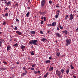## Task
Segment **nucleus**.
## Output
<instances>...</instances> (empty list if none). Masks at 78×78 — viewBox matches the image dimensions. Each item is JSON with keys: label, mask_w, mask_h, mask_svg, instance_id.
I'll list each match as a JSON object with an SVG mask.
<instances>
[{"label": "nucleus", "mask_w": 78, "mask_h": 78, "mask_svg": "<svg viewBox=\"0 0 78 78\" xmlns=\"http://www.w3.org/2000/svg\"><path fill=\"white\" fill-rule=\"evenodd\" d=\"M37 42H38L37 40H32L29 41V45H30V44L32 45V44H33L34 45H37Z\"/></svg>", "instance_id": "1"}, {"label": "nucleus", "mask_w": 78, "mask_h": 78, "mask_svg": "<svg viewBox=\"0 0 78 78\" xmlns=\"http://www.w3.org/2000/svg\"><path fill=\"white\" fill-rule=\"evenodd\" d=\"M66 45L67 46H68V45H69L71 43V40L70 39H67L66 41Z\"/></svg>", "instance_id": "2"}, {"label": "nucleus", "mask_w": 78, "mask_h": 78, "mask_svg": "<svg viewBox=\"0 0 78 78\" xmlns=\"http://www.w3.org/2000/svg\"><path fill=\"white\" fill-rule=\"evenodd\" d=\"M45 0H42L41 3V7L43 8L44 7V5H45Z\"/></svg>", "instance_id": "3"}, {"label": "nucleus", "mask_w": 78, "mask_h": 78, "mask_svg": "<svg viewBox=\"0 0 78 78\" xmlns=\"http://www.w3.org/2000/svg\"><path fill=\"white\" fill-rule=\"evenodd\" d=\"M56 74L59 76L61 75V73L59 71L57 70L56 71Z\"/></svg>", "instance_id": "4"}, {"label": "nucleus", "mask_w": 78, "mask_h": 78, "mask_svg": "<svg viewBox=\"0 0 78 78\" xmlns=\"http://www.w3.org/2000/svg\"><path fill=\"white\" fill-rule=\"evenodd\" d=\"M11 47L10 45H8L7 47V51H11Z\"/></svg>", "instance_id": "5"}, {"label": "nucleus", "mask_w": 78, "mask_h": 78, "mask_svg": "<svg viewBox=\"0 0 78 78\" xmlns=\"http://www.w3.org/2000/svg\"><path fill=\"white\" fill-rule=\"evenodd\" d=\"M21 48L22 51H24V50H25L24 49L26 48L25 46L22 45Z\"/></svg>", "instance_id": "6"}, {"label": "nucleus", "mask_w": 78, "mask_h": 78, "mask_svg": "<svg viewBox=\"0 0 78 78\" xmlns=\"http://www.w3.org/2000/svg\"><path fill=\"white\" fill-rule=\"evenodd\" d=\"M55 35H56V36H57V37H61V34H59L58 33L55 32Z\"/></svg>", "instance_id": "7"}, {"label": "nucleus", "mask_w": 78, "mask_h": 78, "mask_svg": "<svg viewBox=\"0 0 78 78\" xmlns=\"http://www.w3.org/2000/svg\"><path fill=\"white\" fill-rule=\"evenodd\" d=\"M16 33L18 34L19 35H21L22 34V33L19 31H16Z\"/></svg>", "instance_id": "8"}, {"label": "nucleus", "mask_w": 78, "mask_h": 78, "mask_svg": "<svg viewBox=\"0 0 78 78\" xmlns=\"http://www.w3.org/2000/svg\"><path fill=\"white\" fill-rule=\"evenodd\" d=\"M52 70H53V67H51L49 69V72H51Z\"/></svg>", "instance_id": "9"}, {"label": "nucleus", "mask_w": 78, "mask_h": 78, "mask_svg": "<svg viewBox=\"0 0 78 78\" xmlns=\"http://www.w3.org/2000/svg\"><path fill=\"white\" fill-rule=\"evenodd\" d=\"M59 12H61V11L59 10H57L56 12V14L59 15Z\"/></svg>", "instance_id": "10"}, {"label": "nucleus", "mask_w": 78, "mask_h": 78, "mask_svg": "<svg viewBox=\"0 0 78 78\" xmlns=\"http://www.w3.org/2000/svg\"><path fill=\"white\" fill-rule=\"evenodd\" d=\"M56 25V22H54L52 23V27H54V26H55Z\"/></svg>", "instance_id": "11"}, {"label": "nucleus", "mask_w": 78, "mask_h": 78, "mask_svg": "<svg viewBox=\"0 0 78 78\" xmlns=\"http://www.w3.org/2000/svg\"><path fill=\"white\" fill-rule=\"evenodd\" d=\"M62 32L63 33H65V34H67L68 33V32H67V30H66L65 31H62Z\"/></svg>", "instance_id": "12"}, {"label": "nucleus", "mask_w": 78, "mask_h": 78, "mask_svg": "<svg viewBox=\"0 0 78 78\" xmlns=\"http://www.w3.org/2000/svg\"><path fill=\"white\" fill-rule=\"evenodd\" d=\"M36 33V31H32L30 32V34H35Z\"/></svg>", "instance_id": "13"}, {"label": "nucleus", "mask_w": 78, "mask_h": 78, "mask_svg": "<svg viewBox=\"0 0 78 78\" xmlns=\"http://www.w3.org/2000/svg\"><path fill=\"white\" fill-rule=\"evenodd\" d=\"M50 62L51 61L50 60H48L45 61V63H46V64H47V63H50Z\"/></svg>", "instance_id": "14"}, {"label": "nucleus", "mask_w": 78, "mask_h": 78, "mask_svg": "<svg viewBox=\"0 0 78 78\" xmlns=\"http://www.w3.org/2000/svg\"><path fill=\"white\" fill-rule=\"evenodd\" d=\"M46 40V39L45 38H42L41 39V42H44Z\"/></svg>", "instance_id": "15"}, {"label": "nucleus", "mask_w": 78, "mask_h": 78, "mask_svg": "<svg viewBox=\"0 0 78 78\" xmlns=\"http://www.w3.org/2000/svg\"><path fill=\"white\" fill-rule=\"evenodd\" d=\"M27 72H26L25 73H22L23 76H25V75H27Z\"/></svg>", "instance_id": "16"}, {"label": "nucleus", "mask_w": 78, "mask_h": 78, "mask_svg": "<svg viewBox=\"0 0 78 78\" xmlns=\"http://www.w3.org/2000/svg\"><path fill=\"white\" fill-rule=\"evenodd\" d=\"M29 15H30V12H27L26 14L27 17H28Z\"/></svg>", "instance_id": "17"}, {"label": "nucleus", "mask_w": 78, "mask_h": 78, "mask_svg": "<svg viewBox=\"0 0 78 78\" xmlns=\"http://www.w3.org/2000/svg\"><path fill=\"white\" fill-rule=\"evenodd\" d=\"M56 55L57 56H59L60 55V53L59 52H58L56 53Z\"/></svg>", "instance_id": "18"}, {"label": "nucleus", "mask_w": 78, "mask_h": 78, "mask_svg": "<svg viewBox=\"0 0 78 78\" xmlns=\"http://www.w3.org/2000/svg\"><path fill=\"white\" fill-rule=\"evenodd\" d=\"M70 67H71V69H74V67H73V66H72V65H70Z\"/></svg>", "instance_id": "19"}, {"label": "nucleus", "mask_w": 78, "mask_h": 78, "mask_svg": "<svg viewBox=\"0 0 78 78\" xmlns=\"http://www.w3.org/2000/svg\"><path fill=\"white\" fill-rule=\"evenodd\" d=\"M59 15H58V14H56L55 16V17L56 19H58V18L59 17Z\"/></svg>", "instance_id": "20"}, {"label": "nucleus", "mask_w": 78, "mask_h": 78, "mask_svg": "<svg viewBox=\"0 0 78 78\" xmlns=\"http://www.w3.org/2000/svg\"><path fill=\"white\" fill-rule=\"evenodd\" d=\"M14 6H15V7H18V6H19V4H16L15 5H14Z\"/></svg>", "instance_id": "21"}, {"label": "nucleus", "mask_w": 78, "mask_h": 78, "mask_svg": "<svg viewBox=\"0 0 78 78\" xmlns=\"http://www.w3.org/2000/svg\"><path fill=\"white\" fill-rule=\"evenodd\" d=\"M61 72L62 73H63V74L64 73V69H62L61 70Z\"/></svg>", "instance_id": "22"}, {"label": "nucleus", "mask_w": 78, "mask_h": 78, "mask_svg": "<svg viewBox=\"0 0 78 78\" xmlns=\"http://www.w3.org/2000/svg\"><path fill=\"white\" fill-rule=\"evenodd\" d=\"M69 69H68L66 70L67 74H68L69 73Z\"/></svg>", "instance_id": "23"}, {"label": "nucleus", "mask_w": 78, "mask_h": 78, "mask_svg": "<svg viewBox=\"0 0 78 78\" xmlns=\"http://www.w3.org/2000/svg\"><path fill=\"white\" fill-rule=\"evenodd\" d=\"M10 3H11V2L9 1L8 2L7 4V6H8L9 5V4H10Z\"/></svg>", "instance_id": "24"}, {"label": "nucleus", "mask_w": 78, "mask_h": 78, "mask_svg": "<svg viewBox=\"0 0 78 78\" xmlns=\"http://www.w3.org/2000/svg\"><path fill=\"white\" fill-rule=\"evenodd\" d=\"M40 33L41 34H44V33H43V31H42L41 30L40 31Z\"/></svg>", "instance_id": "25"}, {"label": "nucleus", "mask_w": 78, "mask_h": 78, "mask_svg": "<svg viewBox=\"0 0 78 78\" xmlns=\"http://www.w3.org/2000/svg\"><path fill=\"white\" fill-rule=\"evenodd\" d=\"M73 19V17H70L69 18V20H72V19Z\"/></svg>", "instance_id": "26"}, {"label": "nucleus", "mask_w": 78, "mask_h": 78, "mask_svg": "<svg viewBox=\"0 0 78 78\" xmlns=\"http://www.w3.org/2000/svg\"><path fill=\"white\" fill-rule=\"evenodd\" d=\"M23 70H24L25 72H27V71H26V69L24 67L23 68Z\"/></svg>", "instance_id": "27"}, {"label": "nucleus", "mask_w": 78, "mask_h": 78, "mask_svg": "<svg viewBox=\"0 0 78 78\" xmlns=\"http://www.w3.org/2000/svg\"><path fill=\"white\" fill-rule=\"evenodd\" d=\"M48 27H51V24H48Z\"/></svg>", "instance_id": "28"}, {"label": "nucleus", "mask_w": 78, "mask_h": 78, "mask_svg": "<svg viewBox=\"0 0 78 78\" xmlns=\"http://www.w3.org/2000/svg\"><path fill=\"white\" fill-rule=\"evenodd\" d=\"M49 3L50 4H51V3H52V1H49Z\"/></svg>", "instance_id": "29"}, {"label": "nucleus", "mask_w": 78, "mask_h": 78, "mask_svg": "<svg viewBox=\"0 0 78 78\" xmlns=\"http://www.w3.org/2000/svg\"><path fill=\"white\" fill-rule=\"evenodd\" d=\"M69 17H73V16L72 14H71L69 15Z\"/></svg>", "instance_id": "30"}, {"label": "nucleus", "mask_w": 78, "mask_h": 78, "mask_svg": "<svg viewBox=\"0 0 78 78\" xmlns=\"http://www.w3.org/2000/svg\"><path fill=\"white\" fill-rule=\"evenodd\" d=\"M32 70H34V68H30Z\"/></svg>", "instance_id": "31"}, {"label": "nucleus", "mask_w": 78, "mask_h": 78, "mask_svg": "<svg viewBox=\"0 0 78 78\" xmlns=\"http://www.w3.org/2000/svg\"><path fill=\"white\" fill-rule=\"evenodd\" d=\"M2 25H6V23L5 22H4L3 23Z\"/></svg>", "instance_id": "32"}, {"label": "nucleus", "mask_w": 78, "mask_h": 78, "mask_svg": "<svg viewBox=\"0 0 78 78\" xmlns=\"http://www.w3.org/2000/svg\"><path fill=\"white\" fill-rule=\"evenodd\" d=\"M59 28L60 30H62V29H63V27H62L60 26Z\"/></svg>", "instance_id": "33"}, {"label": "nucleus", "mask_w": 78, "mask_h": 78, "mask_svg": "<svg viewBox=\"0 0 78 78\" xmlns=\"http://www.w3.org/2000/svg\"><path fill=\"white\" fill-rule=\"evenodd\" d=\"M3 63H4V64H7V63H6V62H5V61H3Z\"/></svg>", "instance_id": "34"}, {"label": "nucleus", "mask_w": 78, "mask_h": 78, "mask_svg": "<svg viewBox=\"0 0 78 78\" xmlns=\"http://www.w3.org/2000/svg\"><path fill=\"white\" fill-rule=\"evenodd\" d=\"M8 16V13L5 14V16Z\"/></svg>", "instance_id": "35"}, {"label": "nucleus", "mask_w": 78, "mask_h": 78, "mask_svg": "<svg viewBox=\"0 0 78 78\" xmlns=\"http://www.w3.org/2000/svg\"><path fill=\"white\" fill-rule=\"evenodd\" d=\"M34 73L35 74H36V73H37V72L36 71H34Z\"/></svg>", "instance_id": "36"}, {"label": "nucleus", "mask_w": 78, "mask_h": 78, "mask_svg": "<svg viewBox=\"0 0 78 78\" xmlns=\"http://www.w3.org/2000/svg\"><path fill=\"white\" fill-rule=\"evenodd\" d=\"M44 21H46V17H44Z\"/></svg>", "instance_id": "37"}, {"label": "nucleus", "mask_w": 78, "mask_h": 78, "mask_svg": "<svg viewBox=\"0 0 78 78\" xmlns=\"http://www.w3.org/2000/svg\"><path fill=\"white\" fill-rule=\"evenodd\" d=\"M2 42H0V47L2 46Z\"/></svg>", "instance_id": "38"}, {"label": "nucleus", "mask_w": 78, "mask_h": 78, "mask_svg": "<svg viewBox=\"0 0 78 78\" xmlns=\"http://www.w3.org/2000/svg\"><path fill=\"white\" fill-rule=\"evenodd\" d=\"M16 21H17V22H19V19H17V18L16 19Z\"/></svg>", "instance_id": "39"}, {"label": "nucleus", "mask_w": 78, "mask_h": 78, "mask_svg": "<svg viewBox=\"0 0 78 78\" xmlns=\"http://www.w3.org/2000/svg\"><path fill=\"white\" fill-rule=\"evenodd\" d=\"M35 66H36V65H35V64H33L32 66V67H35Z\"/></svg>", "instance_id": "40"}, {"label": "nucleus", "mask_w": 78, "mask_h": 78, "mask_svg": "<svg viewBox=\"0 0 78 78\" xmlns=\"http://www.w3.org/2000/svg\"><path fill=\"white\" fill-rule=\"evenodd\" d=\"M31 54L32 55H34V53L33 52H31Z\"/></svg>", "instance_id": "41"}, {"label": "nucleus", "mask_w": 78, "mask_h": 78, "mask_svg": "<svg viewBox=\"0 0 78 78\" xmlns=\"http://www.w3.org/2000/svg\"><path fill=\"white\" fill-rule=\"evenodd\" d=\"M15 29L16 30H17V27H15Z\"/></svg>", "instance_id": "42"}, {"label": "nucleus", "mask_w": 78, "mask_h": 78, "mask_svg": "<svg viewBox=\"0 0 78 78\" xmlns=\"http://www.w3.org/2000/svg\"><path fill=\"white\" fill-rule=\"evenodd\" d=\"M37 73L39 74H40V73H41V71H39L37 72Z\"/></svg>", "instance_id": "43"}, {"label": "nucleus", "mask_w": 78, "mask_h": 78, "mask_svg": "<svg viewBox=\"0 0 78 78\" xmlns=\"http://www.w3.org/2000/svg\"><path fill=\"white\" fill-rule=\"evenodd\" d=\"M18 44H17V43H16L14 44V46H17V45H18Z\"/></svg>", "instance_id": "44"}, {"label": "nucleus", "mask_w": 78, "mask_h": 78, "mask_svg": "<svg viewBox=\"0 0 78 78\" xmlns=\"http://www.w3.org/2000/svg\"><path fill=\"white\" fill-rule=\"evenodd\" d=\"M4 0V2H5V3H7V1H6V0Z\"/></svg>", "instance_id": "45"}, {"label": "nucleus", "mask_w": 78, "mask_h": 78, "mask_svg": "<svg viewBox=\"0 0 78 78\" xmlns=\"http://www.w3.org/2000/svg\"><path fill=\"white\" fill-rule=\"evenodd\" d=\"M52 58V57L51 56H50L49 57V59H51Z\"/></svg>", "instance_id": "46"}, {"label": "nucleus", "mask_w": 78, "mask_h": 78, "mask_svg": "<svg viewBox=\"0 0 78 78\" xmlns=\"http://www.w3.org/2000/svg\"><path fill=\"white\" fill-rule=\"evenodd\" d=\"M58 27H61V24H60V23L58 24Z\"/></svg>", "instance_id": "47"}, {"label": "nucleus", "mask_w": 78, "mask_h": 78, "mask_svg": "<svg viewBox=\"0 0 78 78\" xmlns=\"http://www.w3.org/2000/svg\"><path fill=\"white\" fill-rule=\"evenodd\" d=\"M8 9V8L7 7H6V8L5 9V10H7Z\"/></svg>", "instance_id": "48"}, {"label": "nucleus", "mask_w": 78, "mask_h": 78, "mask_svg": "<svg viewBox=\"0 0 78 78\" xmlns=\"http://www.w3.org/2000/svg\"><path fill=\"white\" fill-rule=\"evenodd\" d=\"M44 78H47V75H45L44 76Z\"/></svg>", "instance_id": "49"}, {"label": "nucleus", "mask_w": 78, "mask_h": 78, "mask_svg": "<svg viewBox=\"0 0 78 78\" xmlns=\"http://www.w3.org/2000/svg\"><path fill=\"white\" fill-rule=\"evenodd\" d=\"M44 17L43 16H42L41 17V19H42V20H43V19H44Z\"/></svg>", "instance_id": "50"}, {"label": "nucleus", "mask_w": 78, "mask_h": 78, "mask_svg": "<svg viewBox=\"0 0 78 78\" xmlns=\"http://www.w3.org/2000/svg\"><path fill=\"white\" fill-rule=\"evenodd\" d=\"M56 8H59V7L58 5H56Z\"/></svg>", "instance_id": "51"}, {"label": "nucleus", "mask_w": 78, "mask_h": 78, "mask_svg": "<svg viewBox=\"0 0 78 78\" xmlns=\"http://www.w3.org/2000/svg\"><path fill=\"white\" fill-rule=\"evenodd\" d=\"M3 40H2L1 41H0V42H2V43H3Z\"/></svg>", "instance_id": "52"}, {"label": "nucleus", "mask_w": 78, "mask_h": 78, "mask_svg": "<svg viewBox=\"0 0 78 78\" xmlns=\"http://www.w3.org/2000/svg\"><path fill=\"white\" fill-rule=\"evenodd\" d=\"M46 75H48V73H47L46 74Z\"/></svg>", "instance_id": "53"}, {"label": "nucleus", "mask_w": 78, "mask_h": 78, "mask_svg": "<svg viewBox=\"0 0 78 78\" xmlns=\"http://www.w3.org/2000/svg\"><path fill=\"white\" fill-rule=\"evenodd\" d=\"M27 8H28V9H30V7H27Z\"/></svg>", "instance_id": "54"}, {"label": "nucleus", "mask_w": 78, "mask_h": 78, "mask_svg": "<svg viewBox=\"0 0 78 78\" xmlns=\"http://www.w3.org/2000/svg\"><path fill=\"white\" fill-rule=\"evenodd\" d=\"M57 30H59V28L58 27H57Z\"/></svg>", "instance_id": "55"}, {"label": "nucleus", "mask_w": 78, "mask_h": 78, "mask_svg": "<svg viewBox=\"0 0 78 78\" xmlns=\"http://www.w3.org/2000/svg\"><path fill=\"white\" fill-rule=\"evenodd\" d=\"M59 78H62V76H59Z\"/></svg>", "instance_id": "56"}, {"label": "nucleus", "mask_w": 78, "mask_h": 78, "mask_svg": "<svg viewBox=\"0 0 78 78\" xmlns=\"http://www.w3.org/2000/svg\"><path fill=\"white\" fill-rule=\"evenodd\" d=\"M44 23V22L43 21L41 22V24H42V23Z\"/></svg>", "instance_id": "57"}, {"label": "nucleus", "mask_w": 78, "mask_h": 78, "mask_svg": "<svg viewBox=\"0 0 78 78\" xmlns=\"http://www.w3.org/2000/svg\"><path fill=\"white\" fill-rule=\"evenodd\" d=\"M68 15H66V17H68Z\"/></svg>", "instance_id": "58"}, {"label": "nucleus", "mask_w": 78, "mask_h": 78, "mask_svg": "<svg viewBox=\"0 0 78 78\" xmlns=\"http://www.w3.org/2000/svg\"><path fill=\"white\" fill-rule=\"evenodd\" d=\"M73 76L74 78H76V76Z\"/></svg>", "instance_id": "59"}, {"label": "nucleus", "mask_w": 78, "mask_h": 78, "mask_svg": "<svg viewBox=\"0 0 78 78\" xmlns=\"http://www.w3.org/2000/svg\"><path fill=\"white\" fill-rule=\"evenodd\" d=\"M77 30H78V27L76 29V31H77Z\"/></svg>", "instance_id": "60"}, {"label": "nucleus", "mask_w": 78, "mask_h": 78, "mask_svg": "<svg viewBox=\"0 0 78 78\" xmlns=\"http://www.w3.org/2000/svg\"><path fill=\"white\" fill-rule=\"evenodd\" d=\"M16 64H19V62H17L16 63Z\"/></svg>", "instance_id": "61"}, {"label": "nucleus", "mask_w": 78, "mask_h": 78, "mask_svg": "<svg viewBox=\"0 0 78 78\" xmlns=\"http://www.w3.org/2000/svg\"><path fill=\"white\" fill-rule=\"evenodd\" d=\"M65 19L67 20V17H65Z\"/></svg>", "instance_id": "62"}, {"label": "nucleus", "mask_w": 78, "mask_h": 78, "mask_svg": "<svg viewBox=\"0 0 78 78\" xmlns=\"http://www.w3.org/2000/svg\"><path fill=\"white\" fill-rule=\"evenodd\" d=\"M3 16L4 17H5V15H3Z\"/></svg>", "instance_id": "63"}, {"label": "nucleus", "mask_w": 78, "mask_h": 78, "mask_svg": "<svg viewBox=\"0 0 78 78\" xmlns=\"http://www.w3.org/2000/svg\"><path fill=\"white\" fill-rule=\"evenodd\" d=\"M39 78H41V76H40L39 77Z\"/></svg>", "instance_id": "64"}]
</instances>
